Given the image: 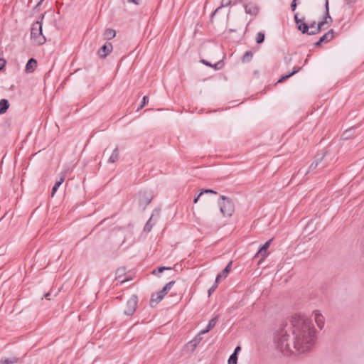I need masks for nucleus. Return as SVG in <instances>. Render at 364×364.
I'll list each match as a JSON object with an SVG mask.
<instances>
[{
  "label": "nucleus",
  "instance_id": "35",
  "mask_svg": "<svg viewBox=\"0 0 364 364\" xmlns=\"http://www.w3.org/2000/svg\"><path fill=\"white\" fill-rule=\"evenodd\" d=\"M6 65V60L0 58V70H1Z\"/></svg>",
  "mask_w": 364,
  "mask_h": 364
},
{
  "label": "nucleus",
  "instance_id": "42",
  "mask_svg": "<svg viewBox=\"0 0 364 364\" xmlns=\"http://www.w3.org/2000/svg\"><path fill=\"white\" fill-rule=\"evenodd\" d=\"M220 9V7L217 8L212 14V16H215V14Z\"/></svg>",
  "mask_w": 364,
  "mask_h": 364
},
{
  "label": "nucleus",
  "instance_id": "22",
  "mask_svg": "<svg viewBox=\"0 0 364 364\" xmlns=\"http://www.w3.org/2000/svg\"><path fill=\"white\" fill-rule=\"evenodd\" d=\"M125 269L124 268H119L116 271V279L119 280L121 283L128 281V279H121L122 277L124 274Z\"/></svg>",
  "mask_w": 364,
  "mask_h": 364
},
{
  "label": "nucleus",
  "instance_id": "30",
  "mask_svg": "<svg viewBox=\"0 0 364 364\" xmlns=\"http://www.w3.org/2000/svg\"><path fill=\"white\" fill-rule=\"evenodd\" d=\"M218 283H215V282L214 285H213V287H211L208 289V296H210L212 294V293L215 290V289H216V288H217V287H218Z\"/></svg>",
  "mask_w": 364,
  "mask_h": 364
},
{
  "label": "nucleus",
  "instance_id": "9",
  "mask_svg": "<svg viewBox=\"0 0 364 364\" xmlns=\"http://www.w3.org/2000/svg\"><path fill=\"white\" fill-rule=\"evenodd\" d=\"M312 316L314 317V319L315 320L318 327L321 329L324 324L323 316L318 311H313Z\"/></svg>",
  "mask_w": 364,
  "mask_h": 364
},
{
  "label": "nucleus",
  "instance_id": "33",
  "mask_svg": "<svg viewBox=\"0 0 364 364\" xmlns=\"http://www.w3.org/2000/svg\"><path fill=\"white\" fill-rule=\"evenodd\" d=\"M211 68H213L215 70H220L222 68V63L218 62L217 63H215L213 65L212 64Z\"/></svg>",
  "mask_w": 364,
  "mask_h": 364
},
{
  "label": "nucleus",
  "instance_id": "28",
  "mask_svg": "<svg viewBox=\"0 0 364 364\" xmlns=\"http://www.w3.org/2000/svg\"><path fill=\"white\" fill-rule=\"evenodd\" d=\"M165 269H171V267H158L156 269H154L153 270L152 273L153 274H156L157 273H161L163 272Z\"/></svg>",
  "mask_w": 364,
  "mask_h": 364
},
{
  "label": "nucleus",
  "instance_id": "8",
  "mask_svg": "<svg viewBox=\"0 0 364 364\" xmlns=\"http://www.w3.org/2000/svg\"><path fill=\"white\" fill-rule=\"evenodd\" d=\"M112 45L110 43H105L103 46L100 48L98 50V55L102 58H106L112 50Z\"/></svg>",
  "mask_w": 364,
  "mask_h": 364
},
{
  "label": "nucleus",
  "instance_id": "41",
  "mask_svg": "<svg viewBox=\"0 0 364 364\" xmlns=\"http://www.w3.org/2000/svg\"><path fill=\"white\" fill-rule=\"evenodd\" d=\"M50 293H47V294H46L44 295V297H45L46 299L50 300Z\"/></svg>",
  "mask_w": 364,
  "mask_h": 364
},
{
  "label": "nucleus",
  "instance_id": "40",
  "mask_svg": "<svg viewBox=\"0 0 364 364\" xmlns=\"http://www.w3.org/2000/svg\"><path fill=\"white\" fill-rule=\"evenodd\" d=\"M240 350H241V348L240 346H237L235 348L233 353H235V355H237V352L240 351Z\"/></svg>",
  "mask_w": 364,
  "mask_h": 364
},
{
  "label": "nucleus",
  "instance_id": "6",
  "mask_svg": "<svg viewBox=\"0 0 364 364\" xmlns=\"http://www.w3.org/2000/svg\"><path fill=\"white\" fill-rule=\"evenodd\" d=\"M137 302L138 301L136 296H132L127 302L126 309H124V314L127 316L132 315L136 310Z\"/></svg>",
  "mask_w": 364,
  "mask_h": 364
},
{
  "label": "nucleus",
  "instance_id": "2",
  "mask_svg": "<svg viewBox=\"0 0 364 364\" xmlns=\"http://www.w3.org/2000/svg\"><path fill=\"white\" fill-rule=\"evenodd\" d=\"M325 16L323 20L318 23L315 21L310 23L309 26L306 23L305 18H299L298 14L294 15V21L297 28L304 34L315 35L318 33L325 24H331L333 22L332 18L329 15L328 0L325 2Z\"/></svg>",
  "mask_w": 364,
  "mask_h": 364
},
{
  "label": "nucleus",
  "instance_id": "25",
  "mask_svg": "<svg viewBox=\"0 0 364 364\" xmlns=\"http://www.w3.org/2000/svg\"><path fill=\"white\" fill-rule=\"evenodd\" d=\"M253 53L251 51H247L242 58V62L247 63L252 58Z\"/></svg>",
  "mask_w": 364,
  "mask_h": 364
},
{
  "label": "nucleus",
  "instance_id": "24",
  "mask_svg": "<svg viewBox=\"0 0 364 364\" xmlns=\"http://www.w3.org/2000/svg\"><path fill=\"white\" fill-rule=\"evenodd\" d=\"M301 68L300 67H298V68H295L294 70H293V72H291V73L288 74V75H286L283 77H282L277 82H283L284 80L289 78V77L292 76L293 75L296 74V73H298L299 70H300Z\"/></svg>",
  "mask_w": 364,
  "mask_h": 364
},
{
  "label": "nucleus",
  "instance_id": "19",
  "mask_svg": "<svg viewBox=\"0 0 364 364\" xmlns=\"http://www.w3.org/2000/svg\"><path fill=\"white\" fill-rule=\"evenodd\" d=\"M203 334H200V332L192 340L188 343V345L192 347V349L193 350L202 341Z\"/></svg>",
  "mask_w": 364,
  "mask_h": 364
},
{
  "label": "nucleus",
  "instance_id": "5",
  "mask_svg": "<svg viewBox=\"0 0 364 364\" xmlns=\"http://www.w3.org/2000/svg\"><path fill=\"white\" fill-rule=\"evenodd\" d=\"M174 284V281H171L168 283H167L161 291L152 294L150 300L151 306H153L154 304H156L159 301H161L165 296V295H166L168 292L171 290Z\"/></svg>",
  "mask_w": 364,
  "mask_h": 364
},
{
  "label": "nucleus",
  "instance_id": "31",
  "mask_svg": "<svg viewBox=\"0 0 364 364\" xmlns=\"http://www.w3.org/2000/svg\"><path fill=\"white\" fill-rule=\"evenodd\" d=\"M203 193H213V194H217V192L213 191V190H211V189H205V190H203L200 193V195H202Z\"/></svg>",
  "mask_w": 364,
  "mask_h": 364
},
{
  "label": "nucleus",
  "instance_id": "45",
  "mask_svg": "<svg viewBox=\"0 0 364 364\" xmlns=\"http://www.w3.org/2000/svg\"><path fill=\"white\" fill-rule=\"evenodd\" d=\"M43 18H44V15H42V16H41V20H43Z\"/></svg>",
  "mask_w": 364,
  "mask_h": 364
},
{
  "label": "nucleus",
  "instance_id": "15",
  "mask_svg": "<svg viewBox=\"0 0 364 364\" xmlns=\"http://www.w3.org/2000/svg\"><path fill=\"white\" fill-rule=\"evenodd\" d=\"M37 66V61L34 58H31L26 65V70L28 73H32L34 71Z\"/></svg>",
  "mask_w": 364,
  "mask_h": 364
},
{
  "label": "nucleus",
  "instance_id": "10",
  "mask_svg": "<svg viewBox=\"0 0 364 364\" xmlns=\"http://www.w3.org/2000/svg\"><path fill=\"white\" fill-rule=\"evenodd\" d=\"M334 31L333 29L329 30L326 32L323 36H322L319 41L316 43V46H319L323 42H328L331 41L333 38Z\"/></svg>",
  "mask_w": 364,
  "mask_h": 364
},
{
  "label": "nucleus",
  "instance_id": "7",
  "mask_svg": "<svg viewBox=\"0 0 364 364\" xmlns=\"http://www.w3.org/2000/svg\"><path fill=\"white\" fill-rule=\"evenodd\" d=\"M159 217V213L158 212H156V213H153L150 218L149 219V220L147 221V223H146L144 228V230L147 232H150L153 226L156 224Z\"/></svg>",
  "mask_w": 364,
  "mask_h": 364
},
{
  "label": "nucleus",
  "instance_id": "1",
  "mask_svg": "<svg viewBox=\"0 0 364 364\" xmlns=\"http://www.w3.org/2000/svg\"><path fill=\"white\" fill-rule=\"evenodd\" d=\"M288 332L281 331L274 338L276 349L284 355H301L309 352L316 341V330L311 321L304 316L292 318Z\"/></svg>",
  "mask_w": 364,
  "mask_h": 364
},
{
  "label": "nucleus",
  "instance_id": "20",
  "mask_svg": "<svg viewBox=\"0 0 364 364\" xmlns=\"http://www.w3.org/2000/svg\"><path fill=\"white\" fill-rule=\"evenodd\" d=\"M104 38L107 40H111L116 36V31L112 28H107L104 33Z\"/></svg>",
  "mask_w": 364,
  "mask_h": 364
},
{
  "label": "nucleus",
  "instance_id": "18",
  "mask_svg": "<svg viewBox=\"0 0 364 364\" xmlns=\"http://www.w3.org/2000/svg\"><path fill=\"white\" fill-rule=\"evenodd\" d=\"M119 156V149H118L117 146H116L114 149L111 156H109V158L108 159V162L109 163H114V162H116L118 160Z\"/></svg>",
  "mask_w": 364,
  "mask_h": 364
},
{
  "label": "nucleus",
  "instance_id": "29",
  "mask_svg": "<svg viewBox=\"0 0 364 364\" xmlns=\"http://www.w3.org/2000/svg\"><path fill=\"white\" fill-rule=\"evenodd\" d=\"M232 1L231 0H221V5L220 9L223 7H225L228 6H230L231 4Z\"/></svg>",
  "mask_w": 364,
  "mask_h": 364
},
{
  "label": "nucleus",
  "instance_id": "43",
  "mask_svg": "<svg viewBox=\"0 0 364 364\" xmlns=\"http://www.w3.org/2000/svg\"><path fill=\"white\" fill-rule=\"evenodd\" d=\"M200 196H201V195H200V194H199V195H198V196L194 199V201H193V202H194V203H196L198 202V198H199V197H200Z\"/></svg>",
  "mask_w": 364,
  "mask_h": 364
},
{
  "label": "nucleus",
  "instance_id": "17",
  "mask_svg": "<svg viewBox=\"0 0 364 364\" xmlns=\"http://www.w3.org/2000/svg\"><path fill=\"white\" fill-rule=\"evenodd\" d=\"M9 107V102L6 99H1L0 100V114H4L6 112Z\"/></svg>",
  "mask_w": 364,
  "mask_h": 364
},
{
  "label": "nucleus",
  "instance_id": "3",
  "mask_svg": "<svg viewBox=\"0 0 364 364\" xmlns=\"http://www.w3.org/2000/svg\"><path fill=\"white\" fill-rule=\"evenodd\" d=\"M31 39L36 46H41L46 43V39L42 33V23L41 21H37L32 25Z\"/></svg>",
  "mask_w": 364,
  "mask_h": 364
},
{
  "label": "nucleus",
  "instance_id": "16",
  "mask_svg": "<svg viewBox=\"0 0 364 364\" xmlns=\"http://www.w3.org/2000/svg\"><path fill=\"white\" fill-rule=\"evenodd\" d=\"M247 14L256 15L258 12V8L253 4H248L245 7Z\"/></svg>",
  "mask_w": 364,
  "mask_h": 364
},
{
  "label": "nucleus",
  "instance_id": "39",
  "mask_svg": "<svg viewBox=\"0 0 364 364\" xmlns=\"http://www.w3.org/2000/svg\"><path fill=\"white\" fill-rule=\"evenodd\" d=\"M348 132L349 131H346L343 134V139H347L348 137Z\"/></svg>",
  "mask_w": 364,
  "mask_h": 364
},
{
  "label": "nucleus",
  "instance_id": "27",
  "mask_svg": "<svg viewBox=\"0 0 364 364\" xmlns=\"http://www.w3.org/2000/svg\"><path fill=\"white\" fill-rule=\"evenodd\" d=\"M264 40V34L262 32H259L256 37V41L257 43H262Z\"/></svg>",
  "mask_w": 364,
  "mask_h": 364
},
{
  "label": "nucleus",
  "instance_id": "23",
  "mask_svg": "<svg viewBox=\"0 0 364 364\" xmlns=\"http://www.w3.org/2000/svg\"><path fill=\"white\" fill-rule=\"evenodd\" d=\"M19 359L16 357H12L9 358H4L0 360V364H15L18 362Z\"/></svg>",
  "mask_w": 364,
  "mask_h": 364
},
{
  "label": "nucleus",
  "instance_id": "13",
  "mask_svg": "<svg viewBox=\"0 0 364 364\" xmlns=\"http://www.w3.org/2000/svg\"><path fill=\"white\" fill-rule=\"evenodd\" d=\"M272 242V239L269 240L267 242H266L261 247L260 249L259 250V251L257 252L256 256H260L262 257V258H264L266 257V256L267 255V250L269 247V245Z\"/></svg>",
  "mask_w": 364,
  "mask_h": 364
},
{
  "label": "nucleus",
  "instance_id": "14",
  "mask_svg": "<svg viewBox=\"0 0 364 364\" xmlns=\"http://www.w3.org/2000/svg\"><path fill=\"white\" fill-rule=\"evenodd\" d=\"M218 320V316H215L212 319H210L208 322V324L205 329L200 331V334H205L209 332L217 323Z\"/></svg>",
  "mask_w": 364,
  "mask_h": 364
},
{
  "label": "nucleus",
  "instance_id": "44",
  "mask_svg": "<svg viewBox=\"0 0 364 364\" xmlns=\"http://www.w3.org/2000/svg\"><path fill=\"white\" fill-rule=\"evenodd\" d=\"M235 1V3H240L241 2L242 0H234Z\"/></svg>",
  "mask_w": 364,
  "mask_h": 364
},
{
  "label": "nucleus",
  "instance_id": "37",
  "mask_svg": "<svg viewBox=\"0 0 364 364\" xmlns=\"http://www.w3.org/2000/svg\"><path fill=\"white\" fill-rule=\"evenodd\" d=\"M346 3L348 5H352L355 2V0H345Z\"/></svg>",
  "mask_w": 364,
  "mask_h": 364
},
{
  "label": "nucleus",
  "instance_id": "32",
  "mask_svg": "<svg viewBox=\"0 0 364 364\" xmlns=\"http://www.w3.org/2000/svg\"><path fill=\"white\" fill-rule=\"evenodd\" d=\"M149 102L148 97L146 96H144L143 97L142 103L141 106L139 107V109L143 108Z\"/></svg>",
  "mask_w": 364,
  "mask_h": 364
},
{
  "label": "nucleus",
  "instance_id": "38",
  "mask_svg": "<svg viewBox=\"0 0 364 364\" xmlns=\"http://www.w3.org/2000/svg\"><path fill=\"white\" fill-rule=\"evenodd\" d=\"M129 2L134 3L135 4H139L141 1V0H128Z\"/></svg>",
  "mask_w": 364,
  "mask_h": 364
},
{
  "label": "nucleus",
  "instance_id": "11",
  "mask_svg": "<svg viewBox=\"0 0 364 364\" xmlns=\"http://www.w3.org/2000/svg\"><path fill=\"white\" fill-rule=\"evenodd\" d=\"M65 176H66V171H64L63 173H61L60 174V178H59V180H58L56 181V183H55V185L53 186V188H52V193H51V196L53 197L55 192L57 191V190L58 189V188L60 187V186L63 183V181H65Z\"/></svg>",
  "mask_w": 364,
  "mask_h": 364
},
{
  "label": "nucleus",
  "instance_id": "47",
  "mask_svg": "<svg viewBox=\"0 0 364 364\" xmlns=\"http://www.w3.org/2000/svg\"><path fill=\"white\" fill-rule=\"evenodd\" d=\"M150 200H147L146 204L149 203Z\"/></svg>",
  "mask_w": 364,
  "mask_h": 364
},
{
  "label": "nucleus",
  "instance_id": "36",
  "mask_svg": "<svg viewBox=\"0 0 364 364\" xmlns=\"http://www.w3.org/2000/svg\"><path fill=\"white\" fill-rule=\"evenodd\" d=\"M200 62H201L203 64L205 65H208V66H209V67H212V64H211V63H210L208 61H207V60H200Z\"/></svg>",
  "mask_w": 364,
  "mask_h": 364
},
{
  "label": "nucleus",
  "instance_id": "4",
  "mask_svg": "<svg viewBox=\"0 0 364 364\" xmlns=\"http://www.w3.org/2000/svg\"><path fill=\"white\" fill-rule=\"evenodd\" d=\"M220 213L225 217H230L235 212V205L232 199L225 196H220L218 201Z\"/></svg>",
  "mask_w": 364,
  "mask_h": 364
},
{
  "label": "nucleus",
  "instance_id": "46",
  "mask_svg": "<svg viewBox=\"0 0 364 364\" xmlns=\"http://www.w3.org/2000/svg\"><path fill=\"white\" fill-rule=\"evenodd\" d=\"M43 0H40L39 3H38V5L41 4V2L43 1Z\"/></svg>",
  "mask_w": 364,
  "mask_h": 364
},
{
  "label": "nucleus",
  "instance_id": "21",
  "mask_svg": "<svg viewBox=\"0 0 364 364\" xmlns=\"http://www.w3.org/2000/svg\"><path fill=\"white\" fill-rule=\"evenodd\" d=\"M323 158V155L321 156L316 161L313 162L309 166L308 171H302L301 169H300L299 173H304V174H306L309 171L315 169L317 167L318 164V161H321Z\"/></svg>",
  "mask_w": 364,
  "mask_h": 364
},
{
  "label": "nucleus",
  "instance_id": "34",
  "mask_svg": "<svg viewBox=\"0 0 364 364\" xmlns=\"http://www.w3.org/2000/svg\"><path fill=\"white\" fill-rule=\"evenodd\" d=\"M296 1L297 0H293L291 4V9L292 11H294L296 10V6H297Z\"/></svg>",
  "mask_w": 364,
  "mask_h": 364
},
{
  "label": "nucleus",
  "instance_id": "26",
  "mask_svg": "<svg viewBox=\"0 0 364 364\" xmlns=\"http://www.w3.org/2000/svg\"><path fill=\"white\" fill-rule=\"evenodd\" d=\"M228 364H237V356L235 353H232L228 361Z\"/></svg>",
  "mask_w": 364,
  "mask_h": 364
},
{
  "label": "nucleus",
  "instance_id": "12",
  "mask_svg": "<svg viewBox=\"0 0 364 364\" xmlns=\"http://www.w3.org/2000/svg\"><path fill=\"white\" fill-rule=\"evenodd\" d=\"M232 262L230 261L228 265L226 266V267L224 269V270L219 274H218V276L216 277L215 278V283H219V282L222 279H224L225 277H227L228 273L230 272V269H231V265H232Z\"/></svg>",
  "mask_w": 364,
  "mask_h": 364
}]
</instances>
